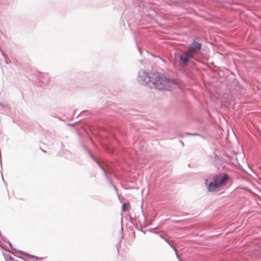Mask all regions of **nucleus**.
I'll list each match as a JSON object with an SVG mask.
<instances>
[{
    "label": "nucleus",
    "mask_w": 261,
    "mask_h": 261,
    "mask_svg": "<svg viewBox=\"0 0 261 261\" xmlns=\"http://www.w3.org/2000/svg\"><path fill=\"white\" fill-rule=\"evenodd\" d=\"M9 259H11H11H13V258H12L11 257H10L9 258Z\"/></svg>",
    "instance_id": "nucleus-7"
},
{
    "label": "nucleus",
    "mask_w": 261,
    "mask_h": 261,
    "mask_svg": "<svg viewBox=\"0 0 261 261\" xmlns=\"http://www.w3.org/2000/svg\"><path fill=\"white\" fill-rule=\"evenodd\" d=\"M207 182V179H205V184H206Z\"/></svg>",
    "instance_id": "nucleus-6"
},
{
    "label": "nucleus",
    "mask_w": 261,
    "mask_h": 261,
    "mask_svg": "<svg viewBox=\"0 0 261 261\" xmlns=\"http://www.w3.org/2000/svg\"><path fill=\"white\" fill-rule=\"evenodd\" d=\"M190 48L197 53L201 49V44L196 42H194Z\"/></svg>",
    "instance_id": "nucleus-4"
},
{
    "label": "nucleus",
    "mask_w": 261,
    "mask_h": 261,
    "mask_svg": "<svg viewBox=\"0 0 261 261\" xmlns=\"http://www.w3.org/2000/svg\"><path fill=\"white\" fill-rule=\"evenodd\" d=\"M197 54L191 48L189 49L180 56V61L184 65H187L189 62V58H192L194 55Z\"/></svg>",
    "instance_id": "nucleus-3"
},
{
    "label": "nucleus",
    "mask_w": 261,
    "mask_h": 261,
    "mask_svg": "<svg viewBox=\"0 0 261 261\" xmlns=\"http://www.w3.org/2000/svg\"><path fill=\"white\" fill-rule=\"evenodd\" d=\"M147 84L150 87H155L158 89L170 90L175 85V83L164 76L153 74L151 76H147Z\"/></svg>",
    "instance_id": "nucleus-1"
},
{
    "label": "nucleus",
    "mask_w": 261,
    "mask_h": 261,
    "mask_svg": "<svg viewBox=\"0 0 261 261\" xmlns=\"http://www.w3.org/2000/svg\"><path fill=\"white\" fill-rule=\"evenodd\" d=\"M130 207V205L128 203H124L122 207V210L123 211L126 212L129 210Z\"/></svg>",
    "instance_id": "nucleus-5"
},
{
    "label": "nucleus",
    "mask_w": 261,
    "mask_h": 261,
    "mask_svg": "<svg viewBox=\"0 0 261 261\" xmlns=\"http://www.w3.org/2000/svg\"><path fill=\"white\" fill-rule=\"evenodd\" d=\"M229 180V176L226 173L215 175L208 186V190L210 192L218 191L226 185Z\"/></svg>",
    "instance_id": "nucleus-2"
}]
</instances>
